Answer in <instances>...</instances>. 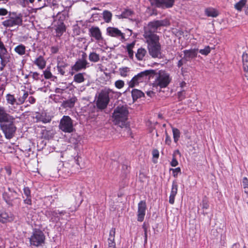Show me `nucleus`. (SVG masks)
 <instances>
[{"mask_svg": "<svg viewBox=\"0 0 248 248\" xmlns=\"http://www.w3.org/2000/svg\"><path fill=\"white\" fill-rule=\"evenodd\" d=\"M170 25L167 19L160 20H154L148 23L145 27L143 37L147 45V49L150 56L153 58H161V46L159 43V37L155 32L160 29L161 27Z\"/></svg>", "mask_w": 248, "mask_h": 248, "instance_id": "obj_1", "label": "nucleus"}, {"mask_svg": "<svg viewBox=\"0 0 248 248\" xmlns=\"http://www.w3.org/2000/svg\"><path fill=\"white\" fill-rule=\"evenodd\" d=\"M128 114V110L125 106H118L115 108L112 113L113 122L115 124L119 125L120 126L124 125L127 119Z\"/></svg>", "mask_w": 248, "mask_h": 248, "instance_id": "obj_2", "label": "nucleus"}, {"mask_svg": "<svg viewBox=\"0 0 248 248\" xmlns=\"http://www.w3.org/2000/svg\"><path fill=\"white\" fill-rule=\"evenodd\" d=\"M114 93L113 91L109 88H105L99 93L96 101L97 108L103 110L105 109L110 101L109 94Z\"/></svg>", "mask_w": 248, "mask_h": 248, "instance_id": "obj_3", "label": "nucleus"}, {"mask_svg": "<svg viewBox=\"0 0 248 248\" xmlns=\"http://www.w3.org/2000/svg\"><path fill=\"white\" fill-rule=\"evenodd\" d=\"M2 198L9 206H13L20 203V199L18 197V193L12 188L8 187V191L2 193Z\"/></svg>", "mask_w": 248, "mask_h": 248, "instance_id": "obj_4", "label": "nucleus"}, {"mask_svg": "<svg viewBox=\"0 0 248 248\" xmlns=\"http://www.w3.org/2000/svg\"><path fill=\"white\" fill-rule=\"evenodd\" d=\"M155 74V71L153 69L146 70L141 72L135 76L128 82L129 87L133 88L138 85L140 83L143 82L146 80L148 76L150 77Z\"/></svg>", "mask_w": 248, "mask_h": 248, "instance_id": "obj_5", "label": "nucleus"}, {"mask_svg": "<svg viewBox=\"0 0 248 248\" xmlns=\"http://www.w3.org/2000/svg\"><path fill=\"white\" fill-rule=\"evenodd\" d=\"M15 120H13L0 124L1 129L7 139H12L16 133V127L15 125Z\"/></svg>", "mask_w": 248, "mask_h": 248, "instance_id": "obj_6", "label": "nucleus"}, {"mask_svg": "<svg viewBox=\"0 0 248 248\" xmlns=\"http://www.w3.org/2000/svg\"><path fill=\"white\" fill-rule=\"evenodd\" d=\"M87 55L84 52H82L81 58L78 59L75 63L71 67L73 71L78 72L85 70L89 67V62L87 60Z\"/></svg>", "mask_w": 248, "mask_h": 248, "instance_id": "obj_7", "label": "nucleus"}, {"mask_svg": "<svg viewBox=\"0 0 248 248\" xmlns=\"http://www.w3.org/2000/svg\"><path fill=\"white\" fill-rule=\"evenodd\" d=\"M60 129L65 133H71L73 132V121L69 116H63L61 119L59 125Z\"/></svg>", "mask_w": 248, "mask_h": 248, "instance_id": "obj_8", "label": "nucleus"}, {"mask_svg": "<svg viewBox=\"0 0 248 248\" xmlns=\"http://www.w3.org/2000/svg\"><path fill=\"white\" fill-rule=\"evenodd\" d=\"M169 75L163 71H160L155 80L154 84L161 88L166 87L170 81Z\"/></svg>", "mask_w": 248, "mask_h": 248, "instance_id": "obj_9", "label": "nucleus"}, {"mask_svg": "<svg viewBox=\"0 0 248 248\" xmlns=\"http://www.w3.org/2000/svg\"><path fill=\"white\" fill-rule=\"evenodd\" d=\"M45 235L43 232L39 230L35 231L30 238L31 245L39 246L44 243Z\"/></svg>", "mask_w": 248, "mask_h": 248, "instance_id": "obj_10", "label": "nucleus"}, {"mask_svg": "<svg viewBox=\"0 0 248 248\" xmlns=\"http://www.w3.org/2000/svg\"><path fill=\"white\" fill-rule=\"evenodd\" d=\"M152 5L162 8H171L174 4L175 0H149Z\"/></svg>", "mask_w": 248, "mask_h": 248, "instance_id": "obj_11", "label": "nucleus"}, {"mask_svg": "<svg viewBox=\"0 0 248 248\" xmlns=\"http://www.w3.org/2000/svg\"><path fill=\"white\" fill-rule=\"evenodd\" d=\"M56 18H58L59 20H60L59 24L57 25L55 29L57 33L56 35L58 37H60L65 31V27L62 22L63 19L65 18V16L63 14L59 12L56 16Z\"/></svg>", "mask_w": 248, "mask_h": 248, "instance_id": "obj_12", "label": "nucleus"}, {"mask_svg": "<svg viewBox=\"0 0 248 248\" xmlns=\"http://www.w3.org/2000/svg\"><path fill=\"white\" fill-rule=\"evenodd\" d=\"M89 34L90 37L94 38L97 42H100L103 40L101 31L98 27L93 26L90 28Z\"/></svg>", "mask_w": 248, "mask_h": 248, "instance_id": "obj_13", "label": "nucleus"}, {"mask_svg": "<svg viewBox=\"0 0 248 248\" xmlns=\"http://www.w3.org/2000/svg\"><path fill=\"white\" fill-rule=\"evenodd\" d=\"M22 23V19L21 17L16 16L10 17L9 19L4 20L2 24L5 27H11L16 25H21Z\"/></svg>", "mask_w": 248, "mask_h": 248, "instance_id": "obj_14", "label": "nucleus"}, {"mask_svg": "<svg viewBox=\"0 0 248 248\" xmlns=\"http://www.w3.org/2000/svg\"><path fill=\"white\" fill-rule=\"evenodd\" d=\"M71 164L69 162H65L62 164V166L58 170L59 175L65 178L69 176L71 174V170L70 167Z\"/></svg>", "mask_w": 248, "mask_h": 248, "instance_id": "obj_15", "label": "nucleus"}, {"mask_svg": "<svg viewBox=\"0 0 248 248\" xmlns=\"http://www.w3.org/2000/svg\"><path fill=\"white\" fill-rule=\"evenodd\" d=\"M107 33L109 36L119 38L121 40L125 39L124 33L122 32L121 31L117 28L108 27L107 29Z\"/></svg>", "mask_w": 248, "mask_h": 248, "instance_id": "obj_16", "label": "nucleus"}, {"mask_svg": "<svg viewBox=\"0 0 248 248\" xmlns=\"http://www.w3.org/2000/svg\"><path fill=\"white\" fill-rule=\"evenodd\" d=\"M13 120H15V118L8 113L3 107L0 106V124Z\"/></svg>", "mask_w": 248, "mask_h": 248, "instance_id": "obj_17", "label": "nucleus"}, {"mask_svg": "<svg viewBox=\"0 0 248 248\" xmlns=\"http://www.w3.org/2000/svg\"><path fill=\"white\" fill-rule=\"evenodd\" d=\"M146 204L145 201H141L138 204V220L142 222L144 218Z\"/></svg>", "mask_w": 248, "mask_h": 248, "instance_id": "obj_18", "label": "nucleus"}, {"mask_svg": "<svg viewBox=\"0 0 248 248\" xmlns=\"http://www.w3.org/2000/svg\"><path fill=\"white\" fill-rule=\"evenodd\" d=\"M0 62L4 64H7L10 61L11 56L8 53L4 45L0 47Z\"/></svg>", "mask_w": 248, "mask_h": 248, "instance_id": "obj_19", "label": "nucleus"}, {"mask_svg": "<svg viewBox=\"0 0 248 248\" xmlns=\"http://www.w3.org/2000/svg\"><path fill=\"white\" fill-rule=\"evenodd\" d=\"M33 118L36 120V122H42L43 123H49L51 118L49 116H47L45 113H40L39 112H36L35 115L33 116Z\"/></svg>", "mask_w": 248, "mask_h": 248, "instance_id": "obj_20", "label": "nucleus"}, {"mask_svg": "<svg viewBox=\"0 0 248 248\" xmlns=\"http://www.w3.org/2000/svg\"><path fill=\"white\" fill-rule=\"evenodd\" d=\"M115 229L111 228L109 231V237L108 239V247L107 248H116L115 242Z\"/></svg>", "mask_w": 248, "mask_h": 248, "instance_id": "obj_21", "label": "nucleus"}, {"mask_svg": "<svg viewBox=\"0 0 248 248\" xmlns=\"http://www.w3.org/2000/svg\"><path fill=\"white\" fill-rule=\"evenodd\" d=\"M147 55V51L146 49L142 47L139 48L135 53V57L139 61H144Z\"/></svg>", "mask_w": 248, "mask_h": 248, "instance_id": "obj_22", "label": "nucleus"}, {"mask_svg": "<svg viewBox=\"0 0 248 248\" xmlns=\"http://www.w3.org/2000/svg\"><path fill=\"white\" fill-rule=\"evenodd\" d=\"M178 185L177 183L173 181L172 184L171 189L169 197V202L171 204H173L174 202V199L177 193Z\"/></svg>", "mask_w": 248, "mask_h": 248, "instance_id": "obj_23", "label": "nucleus"}, {"mask_svg": "<svg viewBox=\"0 0 248 248\" xmlns=\"http://www.w3.org/2000/svg\"><path fill=\"white\" fill-rule=\"evenodd\" d=\"M14 220L13 216L11 213L6 212L0 213V222L5 223L8 222L12 221Z\"/></svg>", "mask_w": 248, "mask_h": 248, "instance_id": "obj_24", "label": "nucleus"}, {"mask_svg": "<svg viewBox=\"0 0 248 248\" xmlns=\"http://www.w3.org/2000/svg\"><path fill=\"white\" fill-rule=\"evenodd\" d=\"M5 99L7 104L9 105V107H14L15 105L18 106L17 99L15 97L14 94L8 93L5 96Z\"/></svg>", "mask_w": 248, "mask_h": 248, "instance_id": "obj_25", "label": "nucleus"}, {"mask_svg": "<svg viewBox=\"0 0 248 248\" xmlns=\"http://www.w3.org/2000/svg\"><path fill=\"white\" fill-rule=\"evenodd\" d=\"M198 49H192L189 50H185L184 53L185 55L184 57L186 61H189L190 59L195 58L197 55Z\"/></svg>", "mask_w": 248, "mask_h": 248, "instance_id": "obj_26", "label": "nucleus"}, {"mask_svg": "<svg viewBox=\"0 0 248 248\" xmlns=\"http://www.w3.org/2000/svg\"><path fill=\"white\" fill-rule=\"evenodd\" d=\"M68 66V64L63 60L58 61L57 68L58 71L61 75L63 76L65 74V72L64 69Z\"/></svg>", "mask_w": 248, "mask_h": 248, "instance_id": "obj_27", "label": "nucleus"}, {"mask_svg": "<svg viewBox=\"0 0 248 248\" xmlns=\"http://www.w3.org/2000/svg\"><path fill=\"white\" fill-rule=\"evenodd\" d=\"M29 96V93L25 90H22L19 94V97H17L18 105L23 104Z\"/></svg>", "mask_w": 248, "mask_h": 248, "instance_id": "obj_28", "label": "nucleus"}, {"mask_svg": "<svg viewBox=\"0 0 248 248\" xmlns=\"http://www.w3.org/2000/svg\"><path fill=\"white\" fill-rule=\"evenodd\" d=\"M77 101L76 97L73 96L67 100L64 101L62 103L63 106L64 108H72L74 107L76 102Z\"/></svg>", "mask_w": 248, "mask_h": 248, "instance_id": "obj_29", "label": "nucleus"}, {"mask_svg": "<svg viewBox=\"0 0 248 248\" xmlns=\"http://www.w3.org/2000/svg\"><path fill=\"white\" fill-rule=\"evenodd\" d=\"M242 62L243 64V70L245 77H248V55L244 53L242 55Z\"/></svg>", "mask_w": 248, "mask_h": 248, "instance_id": "obj_30", "label": "nucleus"}, {"mask_svg": "<svg viewBox=\"0 0 248 248\" xmlns=\"http://www.w3.org/2000/svg\"><path fill=\"white\" fill-rule=\"evenodd\" d=\"M135 45V42H133L130 44H128L126 46V49L127 52L128 57L131 60H133L134 57L133 49Z\"/></svg>", "mask_w": 248, "mask_h": 248, "instance_id": "obj_31", "label": "nucleus"}, {"mask_svg": "<svg viewBox=\"0 0 248 248\" xmlns=\"http://www.w3.org/2000/svg\"><path fill=\"white\" fill-rule=\"evenodd\" d=\"M205 13L209 17H216L218 16V12L212 7L206 8L205 10Z\"/></svg>", "mask_w": 248, "mask_h": 248, "instance_id": "obj_32", "label": "nucleus"}, {"mask_svg": "<svg viewBox=\"0 0 248 248\" xmlns=\"http://www.w3.org/2000/svg\"><path fill=\"white\" fill-rule=\"evenodd\" d=\"M34 63L37 65L41 69H44L46 66V61L41 56H40L38 58L36 59L34 62Z\"/></svg>", "mask_w": 248, "mask_h": 248, "instance_id": "obj_33", "label": "nucleus"}, {"mask_svg": "<svg viewBox=\"0 0 248 248\" xmlns=\"http://www.w3.org/2000/svg\"><path fill=\"white\" fill-rule=\"evenodd\" d=\"M24 203L27 205L25 207H23V210L27 214H29V210L30 209V208L28 206V205H31L32 204V200L31 197H27L24 200Z\"/></svg>", "mask_w": 248, "mask_h": 248, "instance_id": "obj_34", "label": "nucleus"}, {"mask_svg": "<svg viewBox=\"0 0 248 248\" xmlns=\"http://www.w3.org/2000/svg\"><path fill=\"white\" fill-rule=\"evenodd\" d=\"M15 51L19 55H23L26 52V47L22 44L19 45L15 47Z\"/></svg>", "mask_w": 248, "mask_h": 248, "instance_id": "obj_35", "label": "nucleus"}, {"mask_svg": "<svg viewBox=\"0 0 248 248\" xmlns=\"http://www.w3.org/2000/svg\"><path fill=\"white\" fill-rule=\"evenodd\" d=\"M89 60L90 62H97L100 60V55L95 52H92L89 55Z\"/></svg>", "mask_w": 248, "mask_h": 248, "instance_id": "obj_36", "label": "nucleus"}, {"mask_svg": "<svg viewBox=\"0 0 248 248\" xmlns=\"http://www.w3.org/2000/svg\"><path fill=\"white\" fill-rule=\"evenodd\" d=\"M131 93L134 100H137L144 96V93L138 89H133Z\"/></svg>", "mask_w": 248, "mask_h": 248, "instance_id": "obj_37", "label": "nucleus"}, {"mask_svg": "<svg viewBox=\"0 0 248 248\" xmlns=\"http://www.w3.org/2000/svg\"><path fill=\"white\" fill-rule=\"evenodd\" d=\"M84 73H78L74 76V81L80 83L84 81L85 78L84 77Z\"/></svg>", "mask_w": 248, "mask_h": 248, "instance_id": "obj_38", "label": "nucleus"}, {"mask_svg": "<svg viewBox=\"0 0 248 248\" xmlns=\"http://www.w3.org/2000/svg\"><path fill=\"white\" fill-rule=\"evenodd\" d=\"M103 17L106 23H109L111 21L112 15L110 11L105 10L103 12Z\"/></svg>", "mask_w": 248, "mask_h": 248, "instance_id": "obj_39", "label": "nucleus"}, {"mask_svg": "<svg viewBox=\"0 0 248 248\" xmlns=\"http://www.w3.org/2000/svg\"><path fill=\"white\" fill-rule=\"evenodd\" d=\"M172 130L174 141L175 143H177L180 137V130L174 127L172 128Z\"/></svg>", "mask_w": 248, "mask_h": 248, "instance_id": "obj_40", "label": "nucleus"}, {"mask_svg": "<svg viewBox=\"0 0 248 248\" xmlns=\"http://www.w3.org/2000/svg\"><path fill=\"white\" fill-rule=\"evenodd\" d=\"M247 1V0H240L234 5L235 9L239 11H241L246 4Z\"/></svg>", "mask_w": 248, "mask_h": 248, "instance_id": "obj_41", "label": "nucleus"}, {"mask_svg": "<svg viewBox=\"0 0 248 248\" xmlns=\"http://www.w3.org/2000/svg\"><path fill=\"white\" fill-rule=\"evenodd\" d=\"M120 74L122 77H126L128 76V73L130 69L127 67L121 68L119 69Z\"/></svg>", "mask_w": 248, "mask_h": 248, "instance_id": "obj_42", "label": "nucleus"}, {"mask_svg": "<svg viewBox=\"0 0 248 248\" xmlns=\"http://www.w3.org/2000/svg\"><path fill=\"white\" fill-rule=\"evenodd\" d=\"M30 77H31L33 79L36 80H38L41 79V77H42V75H40L38 73L35 72H31L30 73Z\"/></svg>", "mask_w": 248, "mask_h": 248, "instance_id": "obj_43", "label": "nucleus"}, {"mask_svg": "<svg viewBox=\"0 0 248 248\" xmlns=\"http://www.w3.org/2000/svg\"><path fill=\"white\" fill-rule=\"evenodd\" d=\"M211 51V48L209 46H206L203 49H201L199 52L203 55H207Z\"/></svg>", "mask_w": 248, "mask_h": 248, "instance_id": "obj_44", "label": "nucleus"}, {"mask_svg": "<svg viewBox=\"0 0 248 248\" xmlns=\"http://www.w3.org/2000/svg\"><path fill=\"white\" fill-rule=\"evenodd\" d=\"M133 12L130 10H126L124 11L121 15V16L123 18H127L128 17L131 16Z\"/></svg>", "mask_w": 248, "mask_h": 248, "instance_id": "obj_45", "label": "nucleus"}, {"mask_svg": "<svg viewBox=\"0 0 248 248\" xmlns=\"http://www.w3.org/2000/svg\"><path fill=\"white\" fill-rule=\"evenodd\" d=\"M57 212H59L60 216L64 215L65 214L64 211H60L58 210H55L50 212L51 215L54 217H59V216L57 215Z\"/></svg>", "mask_w": 248, "mask_h": 248, "instance_id": "obj_46", "label": "nucleus"}, {"mask_svg": "<svg viewBox=\"0 0 248 248\" xmlns=\"http://www.w3.org/2000/svg\"><path fill=\"white\" fill-rule=\"evenodd\" d=\"M124 82L122 80H118L115 82V86L118 89H122L124 87Z\"/></svg>", "mask_w": 248, "mask_h": 248, "instance_id": "obj_47", "label": "nucleus"}, {"mask_svg": "<svg viewBox=\"0 0 248 248\" xmlns=\"http://www.w3.org/2000/svg\"><path fill=\"white\" fill-rule=\"evenodd\" d=\"M170 171H172V175L174 177H176L179 173H181V169L179 167L175 169H170Z\"/></svg>", "mask_w": 248, "mask_h": 248, "instance_id": "obj_48", "label": "nucleus"}, {"mask_svg": "<svg viewBox=\"0 0 248 248\" xmlns=\"http://www.w3.org/2000/svg\"><path fill=\"white\" fill-rule=\"evenodd\" d=\"M23 193L24 195L27 197H31V191L29 187H24L23 188Z\"/></svg>", "mask_w": 248, "mask_h": 248, "instance_id": "obj_49", "label": "nucleus"}, {"mask_svg": "<svg viewBox=\"0 0 248 248\" xmlns=\"http://www.w3.org/2000/svg\"><path fill=\"white\" fill-rule=\"evenodd\" d=\"M44 75L46 79H49L52 77V75L50 71L47 70L44 71Z\"/></svg>", "mask_w": 248, "mask_h": 248, "instance_id": "obj_50", "label": "nucleus"}, {"mask_svg": "<svg viewBox=\"0 0 248 248\" xmlns=\"http://www.w3.org/2000/svg\"><path fill=\"white\" fill-rule=\"evenodd\" d=\"M170 164L172 167H174L177 166L178 165V162L177 160L176 157L172 156V159Z\"/></svg>", "mask_w": 248, "mask_h": 248, "instance_id": "obj_51", "label": "nucleus"}, {"mask_svg": "<svg viewBox=\"0 0 248 248\" xmlns=\"http://www.w3.org/2000/svg\"><path fill=\"white\" fill-rule=\"evenodd\" d=\"M6 80H7L6 78H5V80H2L3 82L1 83V84L0 86V91H2V93L5 90V86L7 84Z\"/></svg>", "mask_w": 248, "mask_h": 248, "instance_id": "obj_52", "label": "nucleus"}, {"mask_svg": "<svg viewBox=\"0 0 248 248\" xmlns=\"http://www.w3.org/2000/svg\"><path fill=\"white\" fill-rule=\"evenodd\" d=\"M242 186L243 188L248 187V179L246 177L243 178Z\"/></svg>", "mask_w": 248, "mask_h": 248, "instance_id": "obj_53", "label": "nucleus"}, {"mask_svg": "<svg viewBox=\"0 0 248 248\" xmlns=\"http://www.w3.org/2000/svg\"><path fill=\"white\" fill-rule=\"evenodd\" d=\"M8 12L7 9L1 8H0V16H4L7 15Z\"/></svg>", "mask_w": 248, "mask_h": 248, "instance_id": "obj_54", "label": "nucleus"}, {"mask_svg": "<svg viewBox=\"0 0 248 248\" xmlns=\"http://www.w3.org/2000/svg\"><path fill=\"white\" fill-rule=\"evenodd\" d=\"M202 205L203 209H207L209 208L208 202L206 200H202Z\"/></svg>", "mask_w": 248, "mask_h": 248, "instance_id": "obj_55", "label": "nucleus"}, {"mask_svg": "<svg viewBox=\"0 0 248 248\" xmlns=\"http://www.w3.org/2000/svg\"><path fill=\"white\" fill-rule=\"evenodd\" d=\"M42 0H36L35 2V5L37 7L38 9H41L44 6L45 3H43L42 4H40V2H42Z\"/></svg>", "mask_w": 248, "mask_h": 248, "instance_id": "obj_56", "label": "nucleus"}, {"mask_svg": "<svg viewBox=\"0 0 248 248\" xmlns=\"http://www.w3.org/2000/svg\"><path fill=\"white\" fill-rule=\"evenodd\" d=\"M171 142V140L170 137L168 135V134L166 133V139H165V143L168 145H170Z\"/></svg>", "mask_w": 248, "mask_h": 248, "instance_id": "obj_57", "label": "nucleus"}, {"mask_svg": "<svg viewBox=\"0 0 248 248\" xmlns=\"http://www.w3.org/2000/svg\"><path fill=\"white\" fill-rule=\"evenodd\" d=\"M50 50L53 54L57 53L59 51V47L58 46H53L51 47Z\"/></svg>", "mask_w": 248, "mask_h": 248, "instance_id": "obj_58", "label": "nucleus"}, {"mask_svg": "<svg viewBox=\"0 0 248 248\" xmlns=\"http://www.w3.org/2000/svg\"><path fill=\"white\" fill-rule=\"evenodd\" d=\"M27 101L29 102L31 104H33L35 103L36 99L34 97L31 96L29 97Z\"/></svg>", "mask_w": 248, "mask_h": 248, "instance_id": "obj_59", "label": "nucleus"}, {"mask_svg": "<svg viewBox=\"0 0 248 248\" xmlns=\"http://www.w3.org/2000/svg\"><path fill=\"white\" fill-rule=\"evenodd\" d=\"M153 155L154 157L158 158L159 157V152L157 150H154L153 151Z\"/></svg>", "mask_w": 248, "mask_h": 248, "instance_id": "obj_60", "label": "nucleus"}, {"mask_svg": "<svg viewBox=\"0 0 248 248\" xmlns=\"http://www.w3.org/2000/svg\"><path fill=\"white\" fill-rule=\"evenodd\" d=\"M184 91L179 92L178 93L179 98L180 99H183L184 98Z\"/></svg>", "mask_w": 248, "mask_h": 248, "instance_id": "obj_61", "label": "nucleus"}, {"mask_svg": "<svg viewBox=\"0 0 248 248\" xmlns=\"http://www.w3.org/2000/svg\"><path fill=\"white\" fill-rule=\"evenodd\" d=\"M146 94L148 96L150 97H152L155 95V93L152 91H149L146 92Z\"/></svg>", "mask_w": 248, "mask_h": 248, "instance_id": "obj_62", "label": "nucleus"}, {"mask_svg": "<svg viewBox=\"0 0 248 248\" xmlns=\"http://www.w3.org/2000/svg\"><path fill=\"white\" fill-rule=\"evenodd\" d=\"M177 155H180V153L178 150H176L173 152L172 156L176 157Z\"/></svg>", "mask_w": 248, "mask_h": 248, "instance_id": "obj_63", "label": "nucleus"}, {"mask_svg": "<svg viewBox=\"0 0 248 248\" xmlns=\"http://www.w3.org/2000/svg\"><path fill=\"white\" fill-rule=\"evenodd\" d=\"M183 65V62L182 60H180L178 61L177 66L178 67H180Z\"/></svg>", "mask_w": 248, "mask_h": 248, "instance_id": "obj_64", "label": "nucleus"}]
</instances>
